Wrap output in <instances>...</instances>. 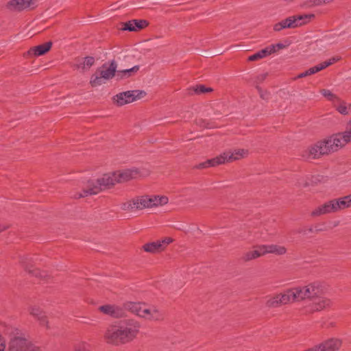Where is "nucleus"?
<instances>
[{
	"label": "nucleus",
	"mask_w": 351,
	"mask_h": 351,
	"mask_svg": "<svg viewBox=\"0 0 351 351\" xmlns=\"http://www.w3.org/2000/svg\"><path fill=\"white\" fill-rule=\"evenodd\" d=\"M349 143H351V119L348 122L344 132L331 135L312 145L308 148V155L311 158H317L336 152Z\"/></svg>",
	"instance_id": "1"
},
{
	"label": "nucleus",
	"mask_w": 351,
	"mask_h": 351,
	"mask_svg": "<svg viewBox=\"0 0 351 351\" xmlns=\"http://www.w3.org/2000/svg\"><path fill=\"white\" fill-rule=\"evenodd\" d=\"M141 328L140 323L134 319H127L110 325L107 328L104 338L112 345H120L135 339Z\"/></svg>",
	"instance_id": "2"
},
{
	"label": "nucleus",
	"mask_w": 351,
	"mask_h": 351,
	"mask_svg": "<svg viewBox=\"0 0 351 351\" xmlns=\"http://www.w3.org/2000/svg\"><path fill=\"white\" fill-rule=\"evenodd\" d=\"M168 202V197L165 195H143L122 203L121 208L125 211H134L161 206L167 204Z\"/></svg>",
	"instance_id": "3"
},
{
	"label": "nucleus",
	"mask_w": 351,
	"mask_h": 351,
	"mask_svg": "<svg viewBox=\"0 0 351 351\" xmlns=\"http://www.w3.org/2000/svg\"><path fill=\"white\" fill-rule=\"evenodd\" d=\"M124 308L136 315L149 322H160L163 319L162 311L156 305L140 302H127Z\"/></svg>",
	"instance_id": "4"
},
{
	"label": "nucleus",
	"mask_w": 351,
	"mask_h": 351,
	"mask_svg": "<svg viewBox=\"0 0 351 351\" xmlns=\"http://www.w3.org/2000/svg\"><path fill=\"white\" fill-rule=\"evenodd\" d=\"M117 183L119 182L115 171L112 173L105 174L95 182L88 181L86 187L83 189L82 192L73 194V197L74 198H80L89 195H95L102 189L113 186Z\"/></svg>",
	"instance_id": "5"
},
{
	"label": "nucleus",
	"mask_w": 351,
	"mask_h": 351,
	"mask_svg": "<svg viewBox=\"0 0 351 351\" xmlns=\"http://www.w3.org/2000/svg\"><path fill=\"white\" fill-rule=\"evenodd\" d=\"M248 150L245 149H235L223 152L219 156L205 162H200L195 166L197 169H205L216 167L226 162H230L245 158L248 155Z\"/></svg>",
	"instance_id": "6"
},
{
	"label": "nucleus",
	"mask_w": 351,
	"mask_h": 351,
	"mask_svg": "<svg viewBox=\"0 0 351 351\" xmlns=\"http://www.w3.org/2000/svg\"><path fill=\"white\" fill-rule=\"evenodd\" d=\"M350 206L351 195H346L342 197L332 199L321 204L312 211L311 215L315 217L335 213Z\"/></svg>",
	"instance_id": "7"
},
{
	"label": "nucleus",
	"mask_w": 351,
	"mask_h": 351,
	"mask_svg": "<svg viewBox=\"0 0 351 351\" xmlns=\"http://www.w3.org/2000/svg\"><path fill=\"white\" fill-rule=\"evenodd\" d=\"M117 64L114 60L110 61L109 64H104L91 76L90 80L91 86L93 87L101 86L114 77L117 78Z\"/></svg>",
	"instance_id": "8"
},
{
	"label": "nucleus",
	"mask_w": 351,
	"mask_h": 351,
	"mask_svg": "<svg viewBox=\"0 0 351 351\" xmlns=\"http://www.w3.org/2000/svg\"><path fill=\"white\" fill-rule=\"evenodd\" d=\"M313 17L314 14H313L291 16L276 23L274 26V29L276 32H279L283 29L295 28L308 23Z\"/></svg>",
	"instance_id": "9"
},
{
	"label": "nucleus",
	"mask_w": 351,
	"mask_h": 351,
	"mask_svg": "<svg viewBox=\"0 0 351 351\" xmlns=\"http://www.w3.org/2000/svg\"><path fill=\"white\" fill-rule=\"evenodd\" d=\"M149 170L145 167H133L116 171V176L119 183H123L131 180L146 177L149 174Z\"/></svg>",
	"instance_id": "10"
},
{
	"label": "nucleus",
	"mask_w": 351,
	"mask_h": 351,
	"mask_svg": "<svg viewBox=\"0 0 351 351\" xmlns=\"http://www.w3.org/2000/svg\"><path fill=\"white\" fill-rule=\"evenodd\" d=\"M146 93L141 90H127L119 93L113 97V101L119 106L134 102L145 96Z\"/></svg>",
	"instance_id": "11"
},
{
	"label": "nucleus",
	"mask_w": 351,
	"mask_h": 351,
	"mask_svg": "<svg viewBox=\"0 0 351 351\" xmlns=\"http://www.w3.org/2000/svg\"><path fill=\"white\" fill-rule=\"evenodd\" d=\"M331 305V300L325 295L324 291L313 298L306 306V311L314 313L321 311Z\"/></svg>",
	"instance_id": "12"
},
{
	"label": "nucleus",
	"mask_w": 351,
	"mask_h": 351,
	"mask_svg": "<svg viewBox=\"0 0 351 351\" xmlns=\"http://www.w3.org/2000/svg\"><path fill=\"white\" fill-rule=\"evenodd\" d=\"M10 351H41V350L27 339L16 337L10 341Z\"/></svg>",
	"instance_id": "13"
},
{
	"label": "nucleus",
	"mask_w": 351,
	"mask_h": 351,
	"mask_svg": "<svg viewBox=\"0 0 351 351\" xmlns=\"http://www.w3.org/2000/svg\"><path fill=\"white\" fill-rule=\"evenodd\" d=\"M28 311L31 315L34 317L43 326L47 328H49V322L47 320L45 313L37 304H32L28 307Z\"/></svg>",
	"instance_id": "14"
},
{
	"label": "nucleus",
	"mask_w": 351,
	"mask_h": 351,
	"mask_svg": "<svg viewBox=\"0 0 351 351\" xmlns=\"http://www.w3.org/2000/svg\"><path fill=\"white\" fill-rule=\"evenodd\" d=\"M342 341L338 338H330L317 346L318 351H338Z\"/></svg>",
	"instance_id": "15"
},
{
	"label": "nucleus",
	"mask_w": 351,
	"mask_h": 351,
	"mask_svg": "<svg viewBox=\"0 0 351 351\" xmlns=\"http://www.w3.org/2000/svg\"><path fill=\"white\" fill-rule=\"evenodd\" d=\"M304 287L306 298L310 301L315 296H317V294L322 293L325 290L324 285L319 281L310 282L304 285Z\"/></svg>",
	"instance_id": "16"
},
{
	"label": "nucleus",
	"mask_w": 351,
	"mask_h": 351,
	"mask_svg": "<svg viewBox=\"0 0 351 351\" xmlns=\"http://www.w3.org/2000/svg\"><path fill=\"white\" fill-rule=\"evenodd\" d=\"M36 1L35 0H12L9 3L10 8L22 10L26 8H32L36 6Z\"/></svg>",
	"instance_id": "17"
},
{
	"label": "nucleus",
	"mask_w": 351,
	"mask_h": 351,
	"mask_svg": "<svg viewBox=\"0 0 351 351\" xmlns=\"http://www.w3.org/2000/svg\"><path fill=\"white\" fill-rule=\"evenodd\" d=\"M336 110L342 115H348L351 113V104L339 98L333 104Z\"/></svg>",
	"instance_id": "18"
},
{
	"label": "nucleus",
	"mask_w": 351,
	"mask_h": 351,
	"mask_svg": "<svg viewBox=\"0 0 351 351\" xmlns=\"http://www.w3.org/2000/svg\"><path fill=\"white\" fill-rule=\"evenodd\" d=\"M52 45L51 42H47L44 44L34 47L28 51L29 55H34L35 56H40L47 53L51 49Z\"/></svg>",
	"instance_id": "19"
},
{
	"label": "nucleus",
	"mask_w": 351,
	"mask_h": 351,
	"mask_svg": "<svg viewBox=\"0 0 351 351\" xmlns=\"http://www.w3.org/2000/svg\"><path fill=\"white\" fill-rule=\"evenodd\" d=\"M140 66L136 65L130 69L119 70L117 72V80H122L135 75L139 71Z\"/></svg>",
	"instance_id": "20"
},
{
	"label": "nucleus",
	"mask_w": 351,
	"mask_h": 351,
	"mask_svg": "<svg viewBox=\"0 0 351 351\" xmlns=\"http://www.w3.org/2000/svg\"><path fill=\"white\" fill-rule=\"evenodd\" d=\"M95 63V58L91 56L86 57L79 60L75 67L82 72L88 71Z\"/></svg>",
	"instance_id": "21"
},
{
	"label": "nucleus",
	"mask_w": 351,
	"mask_h": 351,
	"mask_svg": "<svg viewBox=\"0 0 351 351\" xmlns=\"http://www.w3.org/2000/svg\"><path fill=\"white\" fill-rule=\"evenodd\" d=\"M280 301L282 305L292 303L296 301L295 295L293 287L285 290L284 292L279 293Z\"/></svg>",
	"instance_id": "22"
},
{
	"label": "nucleus",
	"mask_w": 351,
	"mask_h": 351,
	"mask_svg": "<svg viewBox=\"0 0 351 351\" xmlns=\"http://www.w3.org/2000/svg\"><path fill=\"white\" fill-rule=\"evenodd\" d=\"M143 249L145 252L152 254H156L163 250L159 241L145 243L143 246Z\"/></svg>",
	"instance_id": "23"
},
{
	"label": "nucleus",
	"mask_w": 351,
	"mask_h": 351,
	"mask_svg": "<svg viewBox=\"0 0 351 351\" xmlns=\"http://www.w3.org/2000/svg\"><path fill=\"white\" fill-rule=\"evenodd\" d=\"M99 310L104 314L113 317L119 315V311L117 307L111 304H106L99 307Z\"/></svg>",
	"instance_id": "24"
},
{
	"label": "nucleus",
	"mask_w": 351,
	"mask_h": 351,
	"mask_svg": "<svg viewBox=\"0 0 351 351\" xmlns=\"http://www.w3.org/2000/svg\"><path fill=\"white\" fill-rule=\"evenodd\" d=\"M267 250L268 254H274L276 255H283L286 254L287 249L285 246L279 245H266L265 247Z\"/></svg>",
	"instance_id": "25"
},
{
	"label": "nucleus",
	"mask_w": 351,
	"mask_h": 351,
	"mask_svg": "<svg viewBox=\"0 0 351 351\" xmlns=\"http://www.w3.org/2000/svg\"><path fill=\"white\" fill-rule=\"evenodd\" d=\"M293 289L296 301H302L307 299L304 285L293 287Z\"/></svg>",
	"instance_id": "26"
},
{
	"label": "nucleus",
	"mask_w": 351,
	"mask_h": 351,
	"mask_svg": "<svg viewBox=\"0 0 351 351\" xmlns=\"http://www.w3.org/2000/svg\"><path fill=\"white\" fill-rule=\"evenodd\" d=\"M279 294L268 299L266 302V306L268 308H276L282 305Z\"/></svg>",
	"instance_id": "27"
},
{
	"label": "nucleus",
	"mask_w": 351,
	"mask_h": 351,
	"mask_svg": "<svg viewBox=\"0 0 351 351\" xmlns=\"http://www.w3.org/2000/svg\"><path fill=\"white\" fill-rule=\"evenodd\" d=\"M320 92L324 97H325L328 101L332 102V105L339 98L338 96L333 94L330 90L328 89H322L321 90Z\"/></svg>",
	"instance_id": "28"
},
{
	"label": "nucleus",
	"mask_w": 351,
	"mask_h": 351,
	"mask_svg": "<svg viewBox=\"0 0 351 351\" xmlns=\"http://www.w3.org/2000/svg\"><path fill=\"white\" fill-rule=\"evenodd\" d=\"M121 29L123 31L134 32L136 31V23L135 20L129 21L123 23Z\"/></svg>",
	"instance_id": "29"
},
{
	"label": "nucleus",
	"mask_w": 351,
	"mask_h": 351,
	"mask_svg": "<svg viewBox=\"0 0 351 351\" xmlns=\"http://www.w3.org/2000/svg\"><path fill=\"white\" fill-rule=\"evenodd\" d=\"M258 257H260V253H258L256 249L252 251L247 252L245 253V254L243 255V259L245 261L256 259Z\"/></svg>",
	"instance_id": "30"
},
{
	"label": "nucleus",
	"mask_w": 351,
	"mask_h": 351,
	"mask_svg": "<svg viewBox=\"0 0 351 351\" xmlns=\"http://www.w3.org/2000/svg\"><path fill=\"white\" fill-rule=\"evenodd\" d=\"M91 346L86 341H82L75 346L74 351H90Z\"/></svg>",
	"instance_id": "31"
},
{
	"label": "nucleus",
	"mask_w": 351,
	"mask_h": 351,
	"mask_svg": "<svg viewBox=\"0 0 351 351\" xmlns=\"http://www.w3.org/2000/svg\"><path fill=\"white\" fill-rule=\"evenodd\" d=\"M267 56V52L265 51V49L256 52V53L250 56L248 58V60L250 61H255L261 58H263Z\"/></svg>",
	"instance_id": "32"
},
{
	"label": "nucleus",
	"mask_w": 351,
	"mask_h": 351,
	"mask_svg": "<svg viewBox=\"0 0 351 351\" xmlns=\"http://www.w3.org/2000/svg\"><path fill=\"white\" fill-rule=\"evenodd\" d=\"M136 23V31L143 29L148 25V22L145 20H135Z\"/></svg>",
	"instance_id": "33"
},
{
	"label": "nucleus",
	"mask_w": 351,
	"mask_h": 351,
	"mask_svg": "<svg viewBox=\"0 0 351 351\" xmlns=\"http://www.w3.org/2000/svg\"><path fill=\"white\" fill-rule=\"evenodd\" d=\"M211 90H212V89L210 88H206L203 85L198 86L195 89V91L197 93H204L210 92Z\"/></svg>",
	"instance_id": "34"
},
{
	"label": "nucleus",
	"mask_w": 351,
	"mask_h": 351,
	"mask_svg": "<svg viewBox=\"0 0 351 351\" xmlns=\"http://www.w3.org/2000/svg\"><path fill=\"white\" fill-rule=\"evenodd\" d=\"M172 242L173 239L170 237H166L164 239L159 241V243L161 244L163 250L169 244H170Z\"/></svg>",
	"instance_id": "35"
},
{
	"label": "nucleus",
	"mask_w": 351,
	"mask_h": 351,
	"mask_svg": "<svg viewBox=\"0 0 351 351\" xmlns=\"http://www.w3.org/2000/svg\"><path fill=\"white\" fill-rule=\"evenodd\" d=\"M265 50L267 52V56H269L277 51L275 45H271L267 47L266 48H265Z\"/></svg>",
	"instance_id": "36"
},
{
	"label": "nucleus",
	"mask_w": 351,
	"mask_h": 351,
	"mask_svg": "<svg viewBox=\"0 0 351 351\" xmlns=\"http://www.w3.org/2000/svg\"><path fill=\"white\" fill-rule=\"evenodd\" d=\"M266 247V245H261L257 247L256 250L260 253V256H263L265 254H268L267 250L265 248Z\"/></svg>",
	"instance_id": "37"
},
{
	"label": "nucleus",
	"mask_w": 351,
	"mask_h": 351,
	"mask_svg": "<svg viewBox=\"0 0 351 351\" xmlns=\"http://www.w3.org/2000/svg\"><path fill=\"white\" fill-rule=\"evenodd\" d=\"M340 59H341L340 57L336 56V57H332V58L326 60V62L328 66H329L332 65L333 63L339 61Z\"/></svg>",
	"instance_id": "38"
},
{
	"label": "nucleus",
	"mask_w": 351,
	"mask_h": 351,
	"mask_svg": "<svg viewBox=\"0 0 351 351\" xmlns=\"http://www.w3.org/2000/svg\"><path fill=\"white\" fill-rule=\"evenodd\" d=\"M308 75H313V74H315L317 72H319V69L317 68V65L315 66H313L311 68H310L309 69L306 70Z\"/></svg>",
	"instance_id": "39"
},
{
	"label": "nucleus",
	"mask_w": 351,
	"mask_h": 351,
	"mask_svg": "<svg viewBox=\"0 0 351 351\" xmlns=\"http://www.w3.org/2000/svg\"><path fill=\"white\" fill-rule=\"evenodd\" d=\"M5 348V341L4 338L0 335V351H4Z\"/></svg>",
	"instance_id": "40"
},
{
	"label": "nucleus",
	"mask_w": 351,
	"mask_h": 351,
	"mask_svg": "<svg viewBox=\"0 0 351 351\" xmlns=\"http://www.w3.org/2000/svg\"><path fill=\"white\" fill-rule=\"evenodd\" d=\"M317 68L319 69V71L326 69V67H328V65L326 64V62L324 61L319 64L317 65Z\"/></svg>",
	"instance_id": "41"
},
{
	"label": "nucleus",
	"mask_w": 351,
	"mask_h": 351,
	"mask_svg": "<svg viewBox=\"0 0 351 351\" xmlns=\"http://www.w3.org/2000/svg\"><path fill=\"white\" fill-rule=\"evenodd\" d=\"M308 75V74L307 71H306L305 72H303V73H301L300 74H299L297 77H295V79L305 77Z\"/></svg>",
	"instance_id": "42"
},
{
	"label": "nucleus",
	"mask_w": 351,
	"mask_h": 351,
	"mask_svg": "<svg viewBox=\"0 0 351 351\" xmlns=\"http://www.w3.org/2000/svg\"><path fill=\"white\" fill-rule=\"evenodd\" d=\"M298 184L299 186H306L308 184V183L307 182H306V181L304 182L303 180H298Z\"/></svg>",
	"instance_id": "43"
},
{
	"label": "nucleus",
	"mask_w": 351,
	"mask_h": 351,
	"mask_svg": "<svg viewBox=\"0 0 351 351\" xmlns=\"http://www.w3.org/2000/svg\"><path fill=\"white\" fill-rule=\"evenodd\" d=\"M275 47L276 48V50L278 51V50H279L280 49L284 48L285 45L283 44H282V43H278V44L275 45Z\"/></svg>",
	"instance_id": "44"
},
{
	"label": "nucleus",
	"mask_w": 351,
	"mask_h": 351,
	"mask_svg": "<svg viewBox=\"0 0 351 351\" xmlns=\"http://www.w3.org/2000/svg\"><path fill=\"white\" fill-rule=\"evenodd\" d=\"M258 91H259V93H260L261 97L263 99H266V97H265V94H263V93H262V90L259 89V90H258Z\"/></svg>",
	"instance_id": "45"
},
{
	"label": "nucleus",
	"mask_w": 351,
	"mask_h": 351,
	"mask_svg": "<svg viewBox=\"0 0 351 351\" xmlns=\"http://www.w3.org/2000/svg\"><path fill=\"white\" fill-rule=\"evenodd\" d=\"M6 228H7L6 226L0 225V232H2L3 230H5Z\"/></svg>",
	"instance_id": "46"
}]
</instances>
